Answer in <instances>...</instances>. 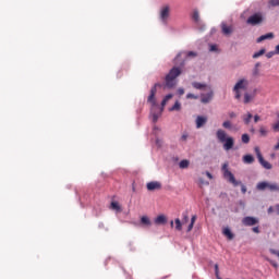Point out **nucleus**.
<instances>
[{"label": "nucleus", "mask_w": 279, "mask_h": 279, "mask_svg": "<svg viewBox=\"0 0 279 279\" xmlns=\"http://www.w3.org/2000/svg\"><path fill=\"white\" fill-rule=\"evenodd\" d=\"M216 138L218 143H222L223 149L230 151L234 147V137L229 136V134L223 129H218L216 132Z\"/></svg>", "instance_id": "nucleus-1"}, {"label": "nucleus", "mask_w": 279, "mask_h": 279, "mask_svg": "<svg viewBox=\"0 0 279 279\" xmlns=\"http://www.w3.org/2000/svg\"><path fill=\"white\" fill-rule=\"evenodd\" d=\"M221 171L225 180H227L230 184L234 186H240L241 184V191L243 195L247 193V187H245V185L242 184L241 181H236V179L234 178V174L228 169V162H225L222 165Z\"/></svg>", "instance_id": "nucleus-2"}, {"label": "nucleus", "mask_w": 279, "mask_h": 279, "mask_svg": "<svg viewBox=\"0 0 279 279\" xmlns=\"http://www.w3.org/2000/svg\"><path fill=\"white\" fill-rule=\"evenodd\" d=\"M182 75V69L178 66H173L169 73L165 77L166 87L167 88H173L175 87V78L180 77Z\"/></svg>", "instance_id": "nucleus-3"}, {"label": "nucleus", "mask_w": 279, "mask_h": 279, "mask_svg": "<svg viewBox=\"0 0 279 279\" xmlns=\"http://www.w3.org/2000/svg\"><path fill=\"white\" fill-rule=\"evenodd\" d=\"M250 81H247V78H240L233 87L235 99H241V90H247Z\"/></svg>", "instance_id": "nucleus-4"}, {"label": "nucleus", "mask_w": 279, "mask_h": 279, "mask_svg": "<svg viewBox=\"0 0 279 279\" xmlns=\"http://www.w3.org/2000/svg\"><path fill=\"white\" fill-rule=\"evenodd\" d=\"M265 21V17L263 16V13L257 12L254 13L253 15L248 16L246 20L247 25H252L253 27L256 25H260Z\"/></svg>", "instance_id": "nucleus-5"}, {"label": "nucleus", "mask_w": 279, "mask_h": 279, "mask_svg": "<svg viewBox=\"0 0 279 279\" xmlns=\"http://www.w3.org/2000/svg\"><path fill=\"white\" fill-rule=\"evenodd\" d=\"M256 189H257V191H265L266 189H269L271 192L277 191L279 193L278 183H269L267 181H262V182L257 183Z\"/></svg>", "instance_id": "nucleus-6"}, {"label": "nucleus", "mask_w": 279, "mask_h": 279, "mask_svg": "<svg viewBox=\"0 0 279 279\" xmlns=\"http://www.w3.org/2000/svg\"><path fill=\"white\" fill-rule=\"evenodd\" d=\"M160 86H162L160 83H156L151 87L150 94L147 98V102L150 104L153 107L156 106V93L158 92V88H160Z\"/></svg>", "instance_id": "nucleus-7"}, {"label": "nucleus", "mask_w": 279, "mask_h": 279, "mask_svg": "<svg viewBox=\"0 0 279 279\" xmlns=\"http://www.w3.org/2000/svg\"><path fill=\"white\" fill-rule=\"evenodd\" d=\"M191 19L193 23L196 25V27H199V29H204L205 25L202 19L199 17V11L197 9H194Z\"/></svg>", "instance_id": "nucleus-8"}, {"label": "nucleus", "mask_w": 279, "mask_h": 279, "mask_svg": "<svg viewBox=\"0 0 279 279\" xmlns=\"http://www.w3.org/2000/svg\"><path fill=\"white\" fill-rule=\"evenodd\" d=\"M258 222V218H254L252 216H246L242 219L243 226L247 227L257 226Z\"/></svg>", "instance_id": "nucleus-9"}, {"label": "nucleus", "mask_w": 279, "mask_h": 279, "mask_svg": "<svg viewBox=\"0 0 279 279\" xmlns=\"http://www.w3.org/2000/svg\"><path fill=\"white\" fill-rule=\"evenodd\" d=\"M169 12H170L169 5H165L160 10V20L162 21V23H165V25H167V21L169 19Z\"/></svg>", "instance_id": "nucleus-10"}, {"label": "nucleus", "mask_w": 279, "mask_h": 279, "mask_svg": "<svg viewBox=\"0 0 279 279\" xmlns=\"http://www.w3.org/2000/svg\"><path fill=\"white\" fill-rule=\"evenodd\" d=\"M147 191H160L162 189V184L158 181H151L146 184Z\"/></svg>", "instance_id": "nucleus-11"}, {"label": "nucleus", "mask_w": 279, "mask_h": 279, "mask_svg": "<svg viewBox=\"0 0 279 279\" xmlns=\"http://www.w3.org/2000/svg\"><path fill=\"white\" fill-rule=\"evenodd\" d=\"M214 96L215 93L213 90H209L207 94H201L202 104H210V101H213Z\"/></svg>", "instance_id": "nucleus-12"}, {"label": "nucleus", "mask_w": 279, "mask_h": 279, "mask_svg": "<svg viewBox=\"0 0 279 279\" xmlns=\"http://www.w3.org/2000/svg\"><path fill=\"white\" fill-rule=\"evenodd\" d=\"M207 122H208V118H206L204 116H198L196 118V128H197V130H199V128H204V125H206Z\"/></svg>", "instance_id": "nucleus-13"}, {"label": "nucleus", "mask_w": 279, "mask_h": 279, "mask_svg": "<svg viewBox=\"0 0 279 279\" xmlns=\"http://www.w3.org/2000/svg\"><path fill=\"white\" fill-rule=\"evenodd\" d=\"M256 97V89L253 93H244L243 104H250Z\"/></svg>", "instance_id": "nucleus-14"}, {"label": "nucleus", "mask_w": 279, "mask_h": 279, "mask_svg": "<svg viewBox=\"0 0 279 279\" xmlns=\"http://www.w3.org/2000/svg\"><path fill=\"white\" fill-rule=\"evenodd\" d=\"M221 29H222V34H225V36H230V34H232V32H234V28L232 26L226 25V23H221Z\"/></svg>", "instance_id": "nucleus-15"}, {"label": "nucleus", "mask_w": 279, "mask_h": 279, "mask_svg": "<svg viewBox=\"0 0 279 279\" xmlns=\"http://www.w3.org/2000/svg\"><path fill=\"white\" fill-rule=\"evenodd\" d=\"M192 86L196 90H206V88H208V85L206 83H199V82H193Z\"/></svg>", "instance_id": "nucleus-16"}, {"label": "nucleus", "mask_w": 279, "mask_h": 279, "mask_svg": "<svg viewBox=\"0 0 279 279\" xmlns=\"http://www.w3.org/2000/svg\"><path fill=\"white\" fill-rule=\"evenodd\" d=\"M155 223L157 226H165V223H167V216L165 215H159L155 218Z\"/></svg>", "instance_id": "nucleus-17"}, {"label": "nucleus", "mask_w": 279, "mask_h": 279, "mask_svg": "<svg viewBox=\"0 0 279 279\" xmlns=\"http://www.w3.org/2000/svg\"><path fill=\"white\" fill-rule=\"evenodd\" d=\"M271 38H274V33H268V34L259 36L256 39V43H263V40H271Z\"/></svg>", "instance_id": "nucleus-18"}, {"label": "nucleus", "mask_w": 279, "mask_h": 279, "mask_svg": "<svg viewBox=\"0 0 279 279\" xmlns=\"http://www.w3.org/2000/svg\"><path fill=\"white\" fill-rule=\"evenodd\" d=\"M222 234L227 236L229 241H232V239H234V233H232V231L228 227L222 230Z\"/></svg>", "instance_id": "nucleus-19"}, {"label": "nucleus", "mask_w": 279, "mask_h": 279, "mask_svg": "<svg viewBox=\"0 0 279 279\" xmlns=\"http://www.w3.org/2000/svg\"><path fill=\"white\" fill-rule=\"evenodd\" d=\"M141 225L144 226V228H149L151 226V220L147 216H143L141 218Z\"/></svg>", "instance_id": "nucleus-20"}, {"label": "nucleus", "mask_w": 279, "mask_h": 279, "mask_svg": "<svg viewBox=\"0 0 279 279\" xmlns=\"http://www.w3.org/2000/svg\"><path fill=\"white\" fill-rule=\"evenodd\" d=\"M244 165H253L254 162V156L252 155H244L243 158H242Z\"/></svg>", "instance_id": "nucleus-21"}, {"label": "nucleus", "mask_w": 279, "mask_h": 279, "mask_svg": "<svg viewBox=\"0 0 279 279\" xmlns=\"http://www.w3.org/2000/svg\"><path fill=\"white\" fill-rule=\"evenodd\" d=\"M258 162H259V165H262V167H264V169L272 168V166L269 163V161L265 160L264 157H259Z\"/></svg>", "instance_id": "nucleus-22"}, {"label": "nucleus", "mask_w": 279, "mask_h": 279, "mask_svg": "<svg viewBox=\"0 0 279 279\" xmlns=\"http://www.w3.org/2000/svg\"><path fill=\"white\" fill-rule=\"evenodd\" d=\"M254 116H252V113L251 112H247L246 114H244L243 117H242V119H243V121H244V124L245 125H250V122L252 121V118H253Z\"/></svg>", "instance_id": "nucleus-23"}, {"label": "nucleus", "mask_w": 279, "mask_h": 279, "mask_svg": "<svg viewBox=\"0 0 279 279\" xmlns=\"http://www.w3.org/2000/svg\"><path fill=\"white\" fill-rule=\"evenodd\" d=\"M182 110V105L180 104V101H175L174 105L169 109L170 112L173 111H180Z\"/></svg>", "instance_id": "nucleus-24"}, {"label": "nucleus", "mask_w": 279, "mask_h": 279, "mask_svg": "<svg viewBox=\"0 0 279 279\" xmlns=\"http://www.w3.org/2000/svg\"><path fill=\"white\" fill-rule=\"evenodd\" d=\"M191 165V161L187 159H183L179 162L180 169H189V166Z\"/></svg>", "instance_id": "nucleus-25"}, {"label": "nucleus", "mask_w": 279, "mask_h": 279, "mask_svg": "<svg viewBox=\"0 0 279 279\" xmlns=\"http://www.w3.org/2000/svg\"><path fill=\"white\" fill-rule=\"evenodd\" d=\"M195 221H197V216L194 215L191 218V222H190V225L187 227L186 232H191V230H193V227L195 226Z\"/></svg>", "instance_id": "nucleus-26"}, {"label": "nucleus", "mask_w": 279, "mask_h": 279, "mask_svg": "<svg viewBox=\"0 0 279 279\" xmlns=\"http://www.w3.org/2000/svg\"><path fill=\"white\" fill-rule=\"evenodd\" d=\"M111 209L116 210V213H121V205H119L117 202H112Z\"/></svg>", "instance_id": "nucleus-27"}, {"label": "nucleus", "mask_w": 279, "mask_h": 279, "mask_svg": "<svg viewBox=\"0 0 279 279\" xmlns=\"http://www.w3.org/2000/svg\"><path fill=\"white\" fill-rule=\"evenodd\" d=\"M267 134H269V131L267 130L266 126H260L259 128V135L260 136H267Z\"/></svg>", "instance_id": "nucleus-28"}, {"label": "nucleus", "mask_w": 279, "mask_h": 279, "mask_svg": "<svg viewBox=\"0 0 279 279\" xmlns=\"http://www.w3.org/2000/svg\"><path fill=\"white\" fill-rule=\"evenodd\" d=\"M174 223H175V230H178L179 232H181L182 230V221H180V218H177L174 220Z\"/></svg>", "instance_id": "nucleus-29"}, {"label": "nucleus", "mask_w": 279, "mask_h": 279, "mask_svg": "<svg viewBox=\"0 0 279 279\" xmlns=\"http://www.w3.org/2000/svg\"><path fill=\"white\" fill-rule=\"evenodd\" d=\"M265 48H262L259 51L255 52L253 54V58L256 59V58H260V56H265Z\"/></svg>", "instance_id": "nucleus-30"}, {"label": "nucleus", "mask_w": 279, "mask_h": 279, "mask_svg": "<svg viewBox=\"0 0 279 279\" xmlns=\"http://www.w3.org/2000/svg\"><path fill=\"white\" fill-rule=\"evenodd\" d=\"M222 128H225V130H232V122H230L229 120L225 121L222 123Z\"/></svg>", "instance_id": "nucleus-31"}, {"label": "nucleus", "mask_w": 279, "mask_h": 279, "mask_svg": "<svg viewBox=\"0 0 279 279\" xmlns=\"http://www.w3.org/2000/svg\"><path fill=\"white\" fill-rule=\"evenodd\" d=\"M242 143L247 145L250 143V135L247 133L242 134Z\"/></svg>", "instance_id": "nucleus-32"}, {"label": "nucleus", "mask_w": 279, "mask_h": 279, "mask_svg": "<svg viewBox=\"0 0 279 279\" xmlns=\"http://www.w3.org/2000/svg\"><path fill=\"white\" fill-rule=\"evenodd\" d=\"M268 5L269 8H276L279 5V0H269Z\"/></svg>", "instance_id": "nucleus-33"}, {"label": "nucleus", "mask_w": 279, "mask_h": 279, "mask_svg": "<svg viewBox=\"0 0 279 279\" xmlns=\"http://www.w3.org/2000/svg\"><path fill=\"white\" fill-rule=\"evenodd\" d=\"M182 223L184 225V223H186L187 221H189V211H184L183 214H182Z\"/></svg>", "instance_id": "nucleus-34"}, {"label": "nucleus", "mask_w": 279, "mask_h": 279, "mask_svg": "<svg viewBox=\"0 0 279 279\" xmlns=\"http://www.w3.org/2000/svg\"><path fill=\"white\" fill-rule=\"evenodd\" d=\"M254 151H255V154H256V156H257V159H259V158L263 157V154L260 153V148H259L258 146H256V147L254 148Z\"/></svg>", "instance_id": "nucleus-35"}, {"label": "nucleus", "mask_w": 279, "mask_h": 279, "mask_svg": "<svg viewBox=\"0 0 279 279\" xmlns=\"http://www.w3.org/2000/svg\"><path fill=\"white\" fill-rule=\"evenodd\" d=\"M214 268H215V276H216V278L220 279L221 277H219V264H215Z\"/></svg>", "instance_id": "nucleus-36"}, {"label": "nucleus", "mask_w": 279, "mask_h": 279, "mask_svg": "<svg viewBox=\"0 0 279 279\" xmlns=\"http://www.w3.org/2000/svg\"><path fill=\"white\" fill-rule=\"evenodd\" d=\"M198 184L201 185V186H208V184H210L208 181H206V180H204V179H199L198 180Z\"/></svg>", "instance_id": "nucleus-37"}, {"label": "nucleus", "mask_w": 279, "mask_h": 279, "mask_svg": "<svg viewBox=\"0 0 279 279\" xmlns=\"http://www.w3.org/2000/svg\"><path fill=\"white\" fill-rule=\"evenodd\" d=\"M186 99H199V96L190 93L186 95Z\"/></svg>", "instance_id": "nucleus-38"}, {"label": "nucleus", "mask_w": 279, "mask_h": 279, "mask_svg": "<svg viewBox=\"0 0 279 279\" xmlns=\"http://www.w3.org/2000/svg\"><path fill=\"white\" fill-rule=\"evenodd\" d=\"M274 56H278L277 52H276V50L269 51V52L266 53V58H268V59H269V58H274Z\"/></svg>", "instance_id": "nucleus-39"}, {"label": "nucleus", "mask_w": 279, "mask_h": 279, "mask_svg": "<svg viewBox=\"0 0 279 279\" xmlns=\"http://www.w3.org/2000/svg\"><path fill=\"white\" fill-rule=\"evenodd\" d=\"M272 131L274 132H279V120L272 124Z\"/></svg>", "instance_id": "nucleus-40"}, {"label": "nucleus", "mask_w": 279, "mask_h": 279, "mask_svg": "<svg viewBox=\"0 0 279 279\" xmlns=\"http://www.w3.org/2000/svg\"><path fill=\"white\" fill-rule=\"evenodd\" d=\"M189 138V133H183L181 136V141L186 142Z\"/></svg>", "instance_id": "nucleus-41"}, {"label": "nucleus", "mask_w": 279, "mask_h": 279, "mask_svg": "<svg viewBox=\"0 0 279 279\" xmlns=\"http://www.w3.org/2000/svg\"><path fill=\"white\" fill-rule=\"evenodd\" d=\"M166 101H169V99H173V95L172 94H168L165 96L163 98Z\"/></svg>", "instance_id": "nucleus-42"}, {"label": "nucleus", "mask_w": 279, "mask_h": 279, "mask_svg": "<svg viewBox=\"0 0 279 279\" xmlns=\"http://www.w3.org/2000/svg\"><path fill=\"white\" fill-rule=\"evenodd\" d=\"M230 119H236V113L234 111L229 112Z\"/></svg>", "instance_id": "nucleus-43"}, {"label": "nucleus", "mask_w": 279, "mask_h": 279, "mask_svg": "<svg viewBox=\"0 0 279 279\" xmlns=\"http://www.w3.org/2000/svg\"><path fill=\"white\" fill-rule=\"evenodd\" d=\"M252 231L255 232V234H260V229L258 227H254Z\"/></svg>", "instance_id": "nucleus-44"}, {"label": "nucleus", "mask_w": 279, "mask_h": 279, "mask_svg": "<svg viewBox=\"0 0 279 279\" xmlns=\"http://www.w3.org/2000/svg\"><path fill=\"white\" fill-rule=\"evenodd\" d=\"M258 121H260V116H254V123H258Z\"/></svg>", "instance_id": "nucleus-45"}, {"label": "nucleus", "mask_w": 279, "mask_h": 279, "mask_svg": "<svg viewBox=\"0 0 279 279\" xmlns=\"http://www.w3.org/2000/svg\"><path fill=\"white\" fill-rule=\"evenodd\" d=\"M187 56H189V57H191V56H192V57H195V56H197V52L189 51V52H187Z\"/></svg>", "instance_id": "nucleus-46"}, {"label": "nucleus", "mask_w": 279, "mask_h": 279, "mask_svg": "<svg viewBox=\"0 0 279 279\" xmlns=\"http://www.w3.org/2000/svg\"><path fill=\"white\" fill-rule=\"evenodd\" d=\"M178 95H180V96L184 95V88H179L178 89Z\"/></svg>", "instance_id": "nucleus-47"}, {"label": "nucleus", "mask_w": 279, "mask_h": 279, "mask_svg": "<svg viewBox=\"0 0 279 279\" xmlns=\"http://www.w3.org/2000/svg\"><path fill=\"white\" fill-rule=\"evenodd\" d=\"M205 174L207 175V178H208L209 180H213V174H211L209 171H206Z\"/></svg>", "instance_id": "nucleus-48"}, {"label": "nucleus", "mask_w": 279, "mask_h": 279, "mask_svg": "<svg viewBox=\"0 0 279 279\" xmlns=\"http://www.w3.org/2000/svg\"><path fill=\"white\" fill-rule=\"evenodd\" d=\"M167 106V100L163 98L161 101V107L165 108Z\"/></svg>", "instance_id": "nucleus-49"}, {"label": "nucleus", "mask_w": 279, "mask_h": 279, "mask_svg": "<svg viewBox=\"0 0 279 279\" xmlns=\"http://www.w3.org/2000/svg\"><path fill=\"white\" fill-rule=\"evenodd\" d=\"M210 51H217V46L216 45L210 46Z\"/></svg>", "instance_id": "nucleus-50"}, {"label": "nucleus", "mask_w": 279, "mask_h": 279, "mask_svg": "<svg viewBox=\"0 0 279 279\" xmlns=\"http://www.w3.org/2000/svg\"><path fill=\"white\" fill-rule=\"evenodd\" d=\"M275 52L277 53V56L279 54V45L275 47Z\"/></svg>", "instance_id": "nucleus-51"}, {"label": "nucleus", "mask_w": 279, "mask_h": 279, "mask_svg": "<svg viewBox=\"0 0 279 279\" xmlns=\"http://www.w3.org/2000/svg\"><path fill=\"white\" fill-rule=\"evenodd\" d=\"M153 121L156 123L158 121V117L156 114L153 116Z\"/></svg>", "instance_id": "nucleus-52"}, {"label": "nucleus", "mask_w": 279, "mask_h": 279, "mask_svg": "<svg viewBox=\"0 0 279 279\" xmlns=\"http://www.w3.org/2000/svg\"><path fill=\"white\" fill-rule=\"evenodd\" d=\"M271 213H274V207L268 208V214H271Z\"/></svg>", "instance_id": "nucleus-53"}, {"label": "nucleus", "mask_w": 279, "mask_h": 279, "mask_svg": "<svg viewBox=\"0 0 279 279\" xmlns=\"http://www.w3.org/2000/svg\"><path fill=\"white\" fill-rule=\"evenodd\" d=\"M271 265H272L274 267H278V264H276V263H271Z\"/></svg>", "instance_id": "nucleus-54"}, {"label": "nucleus", "mask_w": 279, "mask_h": 279, "mask_svg": "<svg viewBox=\"0 0 279 279\" xmlns=\"http://www.w3.org/2000/svg\"><path fill=\"white\" fill-rule=\"evenodd\" d=\"M256 66H260V63H256Z\"/></svg>", "instance_id": "nucleus-55"}, {"label": "nucleus", "mask_w": 279, "mask_h": 279, "mask_svg": "<svg viewBox=\"0 0 279 279\" xmlns=\"http://www.w3.org/2000/svg\"><path fill=\"white\" fill-rule=\"evenodd\" d=\"M170 223H171V226H173V221H171Z\"/></svg>", "instance_id": "nucleus-56"}]
</instances>
